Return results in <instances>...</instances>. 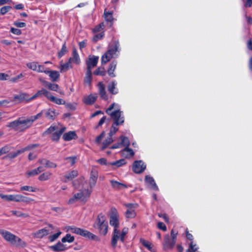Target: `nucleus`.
<instances>
[{"instance_id":"a19ab883","label":"nucleus","mask_w":252,"mask_h":252,"mask_svg":"<svg viewBox=\"0 0 252 252\" xmlns=\"http://www.w3.org/2000/svg\"><path fill=\"white\" fill-rule=\"evenodd\" d=\"M72 67L71 65V63L69 62V61L65 63L61 64L60 65V71L61 72H65L67 71L70 68Z\"/></svg>"},{"instance_id":"dca6fc26","label":"nucleus","mask_w":252,"mask_h":252,"mask_svg":"<svg viewBox=\"0 0 252 252\" xmlns=\"http://www.w3.org/2000/svg\"><path fill=\"white\" fill-rule=\"evenodd\" d=\"M50 233V230L47 227L38 230L32 234V236L35 238H42L44 236H47Z\"/></svg>"},{"instance_id":"a18cd8bd","label":"nucleus","mask_w":252,"mask_h":252,"mask_svg":"<svg viewBox=\"0 0 252 252\" xmlns=\"http://www.w3.org/2000/svg\"><path fill=\"white\" fill-rule=\"evenodd\" d=\"M120 139L121 140V142H120L121 146H126V147H128L129 145V141L128 139L124 136H121L120 137Z\"/></svg>"},{"instance_id":"8fccbe9b","label":"nucleus","mask_w":252,"mask_h":252,"mask_svg":"<svg viewBox=\"0 0 252 252\" xmlns=\"http://www.w3.org/2000/svg\"><path fill=\"white\" fill-rule=\"evenodd\" d=\"M20 190L21 191L26 190L31 192H35L38 190V189L32 186H24L21 187Z\"/></svg>"},{"instance_id":"72a5a7b5","label":"nucleus","mask_w":252,"mask_h":252,"mask_svg":"<svg viewBox=\"0 0 252 252\" xmlns=\"http://www.w3.org/2000/svg\"><path fill=\"white\" fill-rule=\"evenodd\" d=\"M48 99L52 102H54L57 104H64L65 103V100L63 99L57 98L54 96L52 95L51 94H50Z\"/></svg>"},{"instance_id":"a878e982","label":"nucleus","mask_w":252,"mask_h":252,"mask_svg":"<svg viewBox=\"0 0 252 252\" xmlns=\"http://www.w3.org/2000/svg\"><path fill=\"white\" fill-rule=\"evenodd\" d=\"M77 138V135L74 131H70L65 133L63 136V138L64 141H68L72 139H75Z\"/></svg>"},{"instance_id":"0eeeda50","label":"nucleus","mask_w":252,"mask_h":252,"mask_svg":"<svg viewBox=\"0 0 252 252\" xmlns=\"http://www.w3.org/2000/svg\"><path fill=\"white\" fill-rule=\"evenodd\" d=\"M124 206L127 208L125 214L126 218H134L136 215L135 210L137 208L138 204L137 203H126Z\"/></svg>"},{"instance_id":"ddd939ff","label":"nucleus","mask_w":252,"mask_h":252,"mask_svg":"<svg viewBox=\"0 0 252 252\" xmlns=\"http://www.w3.org/2000/svg\"><path fill=\"white\" fill-rule=\"evenodd\" d=\"M0 234L6 241L11 243L13 242L14 239L15 238L14 234L4 229H0Z\"/></svg>"},{"instance_id":"e433bc0d","label":"nucleus","mask_w":252,"mask_h":252,"mask_svg":"<svg viewBox=\"0 0 252 252\" xmlns=\"http://www.w3.org/2000/svg\"><path fill=\"white\" fill-rule=\"evenodd\" d=\"M117 83L116 81H113L110 83L108 86V90L110 93L113 94H115L118 93V90L116 87Z\"/></svg>"},{"instance_id":"412c9836","label":"nucleus","mask_w":252,"mask_h":252,"mask_svg":"<svg viewBox=\"0 0 252 252\" xmlns=\"http://www.w3.org/2000/svg\"><path fill=\"white\" fill-rule=\"evenodd\" d=\"M145 181L147 184H148L150 188L155 190H158V187L153 177L149 175H146L145 176Z\"/></svg>"},{"instance_id":"9d476101","label":"nucleus","mask_w":252,"mask_h":252,"mask_svg":"<svg viewBox=\"0 0 252 252\" xmlns=\"http://www.w3.org/2000/svg\"><path fill=\"white\" fill-rule=\"evenodd\" d=\"M176 241L171 239L168 235H166L164 237L163 243V249L165 250L171 249L174 246Z\"/></svg>"},{"instance_id":"f257e3e1","label":"nucleus","mask_w":252,"mask_h":252,"mask_svg":"<svg viewBox=\"0 0 252 252\" xmlns=\"http://www.w3.org/2000/svg\"><path fill=\"white\" fill-rule=\"evenodd\" d=\"M106 113L110 116L114 122L113 124L119 126L122 125L125 121L123 112L119 109V105L115 103L111 104L106 110Z\"/></svg>"},{"instance_id":"7c9ffc66","label":"nucleus","mask_w":252,"mask_h":252,"mask_svg":"<svg viewBox=\"0 0 252 252\" xmlns=\"http://www.w3.org/2000/svg\"><path fill=\"white\" fill-rule=\"evenodd\" d=\"M117 64V62L116 61H112L109 65V68L108 69V73L109 76L112 77H115V74L114 72L116 69V66Z\"/></svg>"},{"instance_id":"b1692460","label":"nucleus","mask_w":252,"mask_h":252,"mask_svg":"<svg viewBox=\"0 0 252 252\" xmlns=\"http://www.w3.org/2000/svg\"><path fill=\"white\" fill-rule=\"evenodd\" d=\"M86 183V181L85 180V178L84 177H81L78 179L74 180L72 182L73 186L76 189H79L80 188L82 187L81 189L84 188V184Z\"/></svg>"},{"instance_id":"c9c22d12","label":"nucleus","mask_w":252,"mask_h":252,"mask_svg":"<svg viewBox=\"0 0 252 252\" xmlns=\"http://www.w3.org/2000/svg\"><path fill=\"white\" fill-rule=\"evenodd\" d=\"M45 117L51 120H54L57 116L58 113L56 112L54 109H49L46 111L45 113Z\"/></svg>"},{"instance_id":"13d9d810","label":"nucleus","mask_w":252,"mask_h":252,"mask_svg":"<svg viewBox=\"0 0 252 252\" xmlns=\"http://www.w3.org/2000/svg\"><path fill=\"white\" fill-rule=\"evenodd\" d=\"M140 242L145 248H146L149 250H151L152 249L151 243L150 242L141 239H140Z\"/></svg>"},{"instance_id":"49530a36","label":"nucleus","mask_w":252,"mask_h":252,"mask_svg":"<svg viewBox=\"0 0 252 252\" xmlns=\"http://www.w3.org/2000/svg\"><path fill=\"white\" fill-rule=\"evenodd\" d=\"M126 161L124 159H121L118 160H117L116 161L109 162V164H110V165L112 166H116L117 167H119L123 165H124L126 164Z\"/></svg>"},{"instance_id":"c85d7f7f","label":"nucleus","mask_w":252,"mask_h":252,"mask_svg":"<svg viewBox=\"0 0 252 252\" xmlns=\"http://www.w3.org/2000/svg\"><path fill=\"white\" fill-rule=\"evenodd\" d=\"M46 74H49L51 80L53 82L56 81L60 77V73L56 70H48L46 72Z\"/></svg>"},{"instance_id":"603ef678","label":"nucleus","mask_w":252,"mask_h":252,"mask_svg":"<svg viewBox=\"0 0 252 252\" xmlns=\"http://www.w3.org/2000/svg\"><path fill=\"white\" fill-rule=\"evenodd\" d=\"M27 66L28 68L32 69V70L37 71L38 63L35 62L28 63H27Z\"/></svg>"},{"instance_id":"473e14b6","label":"nucleus","mask_w":252,"mask_h":252,"mask_svg":"<svg viewBox=\"0 0 252 252\" xmlns=\"http://www.w3.org/2000/svg\"><path fill=\"white\" fill-rule=\"evenodd\" d=\"M39 80L44 83L45 86L47 87L49 90L57 92L59 89V85L56 84H52L51 83L48 82L46 81H43L41 79Z\"/></svg>"},{"instance_id":"f8f14e48","label":"nucleus","mask_w":252,"mask_h":252,"mask_svg":"<svg viewBox=\"0 0 252 252\" xmlns=\"http://www.w3.org/2000/svg\"><path fill=\"white\" fill-rule=\"evenodd\" d=\"M21 123L20 124V131H23L30 127L32 125V120L30 118H20Z\"/></svg>"},{"instance_id":"aec40b11","label":"nucleus","mask_w":252,"mask_h":252,"mask_svg":"<svg viewBox=\"0 0 252 252\" xmlns=\"http://www.w3.org/2000/svg\"><path fill=\"white\" fill-rule=\"evenodd\" d=\"M50 92L44 89L38 90L32 97H30L31 100H33L37 97L45 96L47 99L50 95Z\"/></svg>"},{"instance_id":"58836bf2","label":"nucleus","mask_w":252,"mask_h":252,"mask_svg":"<svg viewBox=\"0 0 252 252\" xmlns=\"http://www.w3.org/2000/svg\"><path fill=\"white\" fill-rule=\"evenodd\" d=\"M122 152V155L126 158H130L134 155V152L133 150L131 149H129L128 147H126Z\"/></svg>"},{"instance_id":"6e6552de","label":"nucleus","mask_w":252,"mask_h":252,"mask_svg":"<svg viewBox=\"0 0 252 252\" xmlns=\"http://www.w3.org/2000/svg\"><path fill=\"white\" fill-rule=\"evenodd\" d=\"M98 59L99 57L98 56H89L88 59L86 62L87 67V70L92 71V69L96 66Z\"/></svg>"},{"instance_id":"de8ad7c7","label":"nucleus","mask_w":252,"mask_h":252,"mask_svg":"<svg viewBox=\"0 0 252 252\" xmlns=\"http://www.w3.org/2000/svg\"><path fill=\"white\" fill-rule=\"evenodd\" d=\"M74 240V237L72 236L69 234H67L62 239V242L63 243H72Z\"/></svg>"},{"instance_id":"4d7b16f0","label":"nucleus","mask_w":252,"mask_h":252,"mask_svg":"<svg viewBox=\"0 0 252 252\" xmlns=\"http://www.w3.org/2000/svg\"><path fill=\"white\" fill-rule=\"evenodd\" d=\"M58 128V126H50L44 133V135L52 134Z\"/></svg>"},{"instance_id":"7ed1b4c3","label":"nucleus","mask_w":252,"mask_h":252,"mask_svg":"<svg viewBox=\"0 0 252 252\" xmlns=\"http://www.w3.org/2000/svg\"><path fill=\"white\" fill-rule=\"evenodd\" d=\"M92 192V190L91 189L84 188H82L79 189L77 193H75L74 195L69 199L68 203L72 204L77 201L85 203L90 197Z\"/></svg>"},{"instance_id":"20e7f679","label":"nucleus","mask_w":252,"mask_h":252,"mask_svg":"<svg viewBox=\"0 0 252 252\" xmlns=\"http://www.w3.org/2000/svg\"><path fill=\"white\" fill-rule=\"evenodd\" d=\"M93 226L98 230L100 235H106L108 232V225L105 216L102 214H98Z\"/></svg>"},{"instance_id":"e2e57ef3","label":"nucleus","mask_w":252,"mask_h":252,"mask_svg":"<svg viewBox=\"0 0 252 252\" xmlns=\"http://www.w3.org/2000/svg\"><path fill=\"white\" fill-rule=\"evenodd\" d=\"M10 150L8 146H5L0 149V156L7 153Z\"/></svg>"},{"instance_id":"4be33fe9","label":"nucleus","mask_w":252,"mask_h":252,"mask_svg":"<svg viewBox=\"0 0 252 252\" xmlns=\"http://www.w3.org/2000/svg\"><path fill=\"white\" fill-rule=\"evenodd\" d=\"M14 100H18L19 102H22L26 101L27 102L30 101L32 100L30 99L29 95L27 93H21L18 94L14 95Z\"/></svg>"},{"instance_id":"5fc2aeb1","label":"nucleus","mask_w":252,"mask_h":252,"mask_svg":"<svg viewBox=\"0 0 252 252\" xmlns=\"http://www.w3.org/2000/svg\"><path fill=\"white\" fill-rule=\"evenodd\" d=\"M67 52V49L65 45V43H64L62 47L61 50L60 51V52L58 53V57L61 58L63 55H65V53H66Z\"/></svg>"},{"instance_id":"864d4df0","label":"nucleus","mask_w":252,"mask_h":252,"mask_svg":"<svg viewBox=\"0 0 252 252\" xmlns=\"http://www.w3.org/2000/svg\"><path fill=\"white\" fill-rule=\"evenodd\" d=\"M127 232H128V228H126V227L122 229L121 232H120V234H119L120 238V240L122 242H124L125 236L127 233Z\"/></svg>"},{"instance_id":"f3484780","label":"nucleus","mask_w":252,"mask_h":252,"mask_svg":"<svg viewBox=\"0 0 252 252\" xmlns=\"http://www.w3.org/2000/svg\"><path fill=\"white\" fill-rule=\"evenodd\" d=\"M97 98V94H90L88 95L85 96L83 98V102L87 105H92L96 101Z\"/></svg>"},{"instance_id":"cd10ccee","label":"nucleus","mask_w":252,"mask_h":252,"mask_svg":"<svg viewBox=\"0 0 252 252\" xmlns=\"http://www.w3.org/2000/svg\"><path fill=\"white\" fill-rule=\"evenodd\" d=\"M50 248L54 252H62L66 250V247L60 242L57 243L56 245L52 246Z\"/></svg>"},{"instance_id":"1a4fd4ad","label":"nucleus","mask_w":252,"mask_h":252,"mask_svg":"<svg viewBox=\"0 0 252 252\" xmlns=\"http://www.w3.org/2000/svg\"><path fill=\"white\" fill-rule=\"evenodd\" d=\"M146 168V164L142 160L135 161L132 166L133 172L137 174L143 172Z\"/></svg>"},{"instance_id":"393cba45","label":"nucleus","mask_w":252,"mask_h":252,"mask_svg":"<svg viewBox=\"0 0 252 252\" xmlns=\"http://www.w3.org/2000/svg\"><path fill=\"white\" fill-rule=\"evenodd\" d=\"M120 231L115 230H113L112 240H111V245L113 248H115L117 246V242L120 238Z\"/></svg>"},{"instance_id":"0e129e2a","label":"nucleus","mask_w":252,"mask_h":252,"mask_svg":"<svg viewBox=\"0 0 252 252\" xmlns=\"http://www.w3.org/2000/svg\"><path fill=\"white\" fill-rule=\"evenodd\" d=\"M61 234V232L59 231L57 233H56L52 235H50L49 237V239L51 242H53L55 240H56Z\"/></svg>"},{"instance_id":"6e6d98bb","label":"nucleus","mask_w":252,"mask_h":252,"mask_svg":"<svg viewBox=\"0 0 252 252\" xmlns=\"http://www.w3.org/2000/svg\"><path fill=\"white\" fill-rule=\"evenodd\" d=\"M0 197L6 201H13V194L4 195L0 193Z\"/></svg>"},{"instance_id":"9b49d317","label":"nucleus","mask_w":252,"mask_h":252,"mask_svg":"<svg viewBox=\"0 0 252 252\" xmlns=\"http://www.w3.org/2000/svg\"><path fill=\"white\" fill-rule=\"evenodd\" d=\"M98 92L100 98L104 100H108V95L105 90V87L104 84L100 82L97 84Z\"/></svg>"},{"instance_id":"3c124183","label":"nucleus","mask_w":252,"mask_h":252,"mask_svg":"<svg viewBox=\"0 0 252 252\" xmlns=\"http://www.w3.org/2000/svg\"><path fill=\"white\" fill-rule=\"evenodd\" d=\"M38 146H39V145L37 144H31V145H29L20 150L21 151L22 153H23L25 152V151L32 150V149H33L37 147H38Z\"/></svg>"},{"instance_id":"2f4dec72","label":"nucleus","mask_w":252,"mask_h":252,"mask_svg":"<svg viewBox=\"0 0 252 252\" xmlns=\"http://www.w3.org/2000/svg\"><path fill=\"white\" fill-rule=\"evenodd\" d=\"M43 166H41L32 170L27 171V174L28 177H32L38 175L39 173L43 171Z\"/></svg>"},{"instance_id":"c756f323","label":"nucleus","mask_w":252,"mask_h":252,"mask_svg":"<svg viewBox=\"0 0 252 252\" xmlns=\"http://www.w3.org/2000/svg\"><path fill=\"white\" fill-rule=\"evenodd\" d=\"M110 183L112 188L115 190H120L123 188H127L126 185L119 183L116 181L111 180Z\"/></svg>"},{"instance_id":"ea45409f","label":"nucleus","mask_w":252,"mask_h":252,"mask_svg":"<svg viewBox=\"0 0 252 252\" xmlns=\"http://www.w3.org/2000/svg\"><path fill=\"white\" fill-rule=\"evenodd\" d=\"M104 17L105 19V20L107 22H109L111 24L113 23L114 21V18L113 17V12H108L106 11V9H105L104 10Z\"/></svg>"},{"instance_id":"79ce46f5","label":"nucleus","mask_w":252,"mask_h":252,"mask_svg":"<svg viewBox=\"0 0 252 252\" xmlns=\"http://www.w3.org/2000/svg\"><path fill=\"white\" fill-rule=\"evenodd\" d=\"M92 73L91 70H86V76L84 79L85 83L90 85L92 80Z\"/></svg>"},{"instance_id":"6ab92c4d","label":"nucleus","mask_w":252,"mask_h":252,"mask_svg":"<svg viewBox=\"0 0 252 252\" xmlns=\"http://www.w3.org/2000/svg\"><path fill=\"white\" fill-rule=\"evenodd\" d=\"M66 128L65 127H62L60 128L59 127L57 130L52 133L51 135V139L53 141H57L59 140L61 136L65 131Z\"/></svg>"},{"instance_id":"09e8293b","label":"nucleus","mask_w":252,"mask_h":252,"mask_svg":"<svg viewBox=\"0 0 252 252\" xmlns=\"http://www.w3.org/2000/svg\"><path fill=\"white\" fill-rule=\"evenodd\" d=\"M94 74L95 75L104 76L106 71L103 67H99L94 72Z\"/></svg>"},{"instance_id":"f704fd0d","label":"nucleus","mask_w":252,"mask_h":252,"mask_svg":"<svg viewBox=\"0 0 252 252\" xmlns=\"http://www.w3.org/2000/svg\"><path fill=\"white\" fill-rule=\"evenodd\" d=\"M13 245L16 247H21L22 248L26 246V243L23 241L21 238L15 235V238L14 239L13 242L11 243Z\"/></svg>"},{"instance_id":"f03ea898","label":"nucleus","mask_w":252,"mask_h":252,"mask_svg":"<svg viewBox=\"0 0 252 252\" xmlns=\"http://www.w3.org/2000/svg\"><path fill=\"white\" fill-rule=\"evenodd\" d=\"M120 45L118 41H115L111 45H109L107 51L102 56L101 58V64L107 63L113 58L119 56Z\"/></svg>"},{"instance_id":"680f3d73","label":"nucleus","mask_w":252,"mask_h":252,"mask_svg":"<svg viewBox=\"0 0 252 252\" xmlns=\"http://www.w3.org/2000/svg\"><path fill=\"white\" fill-rule=\"evenodd\" d=\"M22 154L21 150H17V151L11 153L7 155V157L10 158H14L17 157L19 155Z\"/></svg>"},{"instance_id":"bb28decb","label":"nucleus","mask_w":252,"mask_h":252,"mask_svg":"<svg viewBox=\"0 0 252 252\" xmlns=\"http://www.w3.org/2000/svg\"><path fill=\"white\" fill-rule=\"evenodd\" d=\"M21 123L20 121V118L18 120L14 121L12 122L8 123L7 126L10 128L14 129L15 131L20 132V124Z\"/></svg>"},{"instance_id":"39448f33","label":"nucleus","mask_w":252,"mask_h":252,"mask_svg":"<svg viewBox=\"0 0 252 252\" xmlns=\"http://www.w3.org/2000/svg\"><path fill=\"white\" fill-rule=\"evenodd\" d=\"M109 222L110 225L114 227V230L116 229L117 230H119L118 229L120 224L119 215L117 209L115 208L111 209Z\"/></svg>"},{"instance_id":"5701e85b","label":"nucleus","mask_w":252,"mask_h":252,"mask_svg":"<svg viewBox=\"0 0 252 252\" xmlns=\"http://www.w3.org/2000/svg\"><path fill=\"white\" fill-rule=\"evenodd\" d=\"M78 174V171L76 170H72L66 174L63 177V181L64 182H67L69 181L72 180L75 177H77Z\"/></svg>"},{"instance_id":"4c0bfd02","label":"nucleus","mask_w":252,"mask_h":252,"mask_svg":"<svg viewBox=\"0 0 252 252\" xmlns=\"http://www.w3.org/2000/svg\"><path fill=\"white\" fill-rule=\"evenodd\" d=\"M82 236L88 238L93 240H98V238L97 236L86 230H84Z\"/></svg>"},{"instance_id":"bf43d9fd","label":"nucleus","mask_w":252,"mask_h":252,"mask_svg":"<svg viewBox=\"0 0 252 252\" xmlns=\"http://www.w3.org/2000/svg\"><path fill=\"white\" fill-rule=\"evenodd\" d=\"M12 9V7L10 6H4L0 9V14L4 15L10 10Z\"/></svg>"},{"instance_id":"338daca9","label":"nucleus","mask_w":252,"mask_h":252,"mask_svg":"<svg viewBox=\"0 0 252 252\" xmlns=\"http://www.w3.org/2000/svg\"><path fill=\"white\" fill-rule=\"evenodd\" d=\"M76 157H69L66 158L65 159L70 163L71 166H72L76 162Z\"/></svg>"},{"instance_id":"37998d69","label":"nucleus","mask_w":252,"mask_h":252,"mask_svg":"<svg viewBox=\"0 0 252 252\" xmlns=\"http://www.w3.org/2000/svg\"><path fill=\"white\" fill-rule=\"evenodd\" d=\"M12 215L15 216L17 217H22L23 218H26L29 217V215L28 214L23 213L21 211L16 210H12L10 211Z\"/></svg>"},{"instance_id":"423d86ee","label":"nucleus","mask_w":252,"mask_h":252,"mask_svg":"<svg viewBox=\"0 0 252 252\" xmlns=\"http://www.w3.org/2000/svg\"><path fill=\"white\" fill-rule=\"evenodd\" d=\"M116 125L112 124L111 127L109 136L105 139L102 143L101 149L104 150L113 141L112 136L118 131L119 128L117 127Z\"/></svg>"},{"instance_id":"a211bd4d","label":"nucleus","mask_w":252,"mask_h":252,"mask_svg":"<svg viewBox=\"0 0 252 252\" xmlns=\"http://www.w3.org/2000/svg\"><path fill=\"white\" fill-rule=\"evenodd\" d=\"M38 162L43 167L48 168H56L57 167V164L55 163L46 158H40L38 159Z\"/></svg>"},{"instance_id":"c03bdc74","label":"nucleus","mask_w":252,"mask_h":252,"mask_svg":"<svg viewBox=\"0 0 252 252\" xmlns=\"http://www.w3.org/2000/svg\"><path fill=\"white\" fill-rule=\"evenodd\" d=\"M52 175L50 172H46L41 174L38 177V180L41 181H45L49 180Z\"/></svg>"},{"instance_id":"2eb2a0df","label":"nucleus","mask_w":252,"mask_h":252,"mask_svg":"<svg viewBox=\"0 0 252 252\" xmlns=\"http://www.w3.org/2000/svg\"><path fill=\"white\" fill-rule=\"evenodd\" d=\"M98 178L97 172L95 170H92L89 179L90 189L93 188L96 184Z\"/></svg>"},{"instance_id":"052dcab7","label":"nucleus","mask_w":252,"mask_h":252,"mask_svg":"<svg viewBox=\"0 0 252 252\" xmlns=\"http://www.w3.org/2000/svg\"><path fill=\"white\" fill-rule=\"evenodd\" d=\"M33 201H34L33 199L23 195L21 202L25 203L26 204H29Z\"/></svg>"},{"instance_id":"774afa93","label":"nucleus","mask_w":252,"mask_h":252,"mask_svg":"<svg viewBox=\"0 0 252 252\" xmlns=\"http://www.w3.org/2000/svg\"><path fill=\"white\" fill-rule=\"evenodd\" d=\"M105 135V132L103 131L95 139V142L97 144H100L102 138Z\"/></svg>"},{"instance_id":"69168bd1","label":"nucleus","mask_w":252,"mask_h":252,"mask_svg":"<svg viewBox=\"0 0 252 252\" xmlns=\"http://www.w3.org/2000/svg\"><path fill=\"white\" fill-rule=\"evenodd\" d=\"M198 247H196L195 244H193V242L191 241L189 244V249L187 250L189 251V252H195L198 250Z\"/></svg>"},{"instance_id":"4468645a","label":"nucleus","mask_w":252,"mask_h":252,"mask_svg":"<svg viewBox=\"0 0 252 252\" xmlns=\"http://www.w3.org/2000/svg\"><path fill=\"white\" fill-rule=\"evenodd\" d=\"M69 62L72 63L76 64H79L81 60L78 53L75 48H73L72 50V56L68 59Z\"/></svg>"}]
</instances>
